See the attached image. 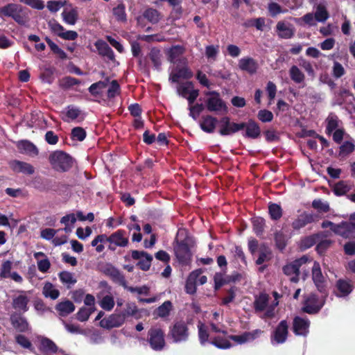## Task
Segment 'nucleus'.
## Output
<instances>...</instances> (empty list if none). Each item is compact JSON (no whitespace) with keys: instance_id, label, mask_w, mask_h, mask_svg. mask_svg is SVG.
Wrapping results in <instances>:
<instances>
[{"instance_id":"28","label":"nucleus","mask_w":355,"mask_h":355,"mask_svg":"<svg viewBox=\"0 0 355 355\" xmlns=\"http://www.w3.org/2000/svg\"><path fill=\"white\" fill-rule=\"evenodd\" d=\"M217 122L218 120L216 118L213 117L210 115H206L202 117L200 126L204 132L207 133H211L214 132Z\"/></svg>"},{"instance_id":"17","label":"nucleus","mask_w":355,"mask_h":355,"mask_svg":"<svg viewBox=\"0 0 355 355\" xmlns=\"http://www.w3.org/2000/svg\"><path fill=\"white\" fill-rule=\"evenodd\" d=\"M288 334V324L286 320H282L273 331L271 339L277 344H282L286 342Z\"/></svg>"},{"instance_id":"33","label":"nucleus","mask_w":355,"mask_h":355,"mask_svg":"<svg viewBox=\"0 0 355 355\" xmlns=\"http://www.w3.org/2000/svg\"><path fill=\"white\" fill-rule=\"evenodd\" d=\"M173 309V304L171 301H165L162 305L158 306L154 312L157 317L166 318L169 316Z\"/></svg>"},{"instance_id":"6","label":"nucleus","mask_w":355,"mask_h":355,"mask_svg":"<svg viewBox=\"0 0 355 355\" xmlns=\"http://www.w3.org/2000/svg\"><path fill=\"white\" fill-rule=\"evenodd\" d=\"M309 261V257L306 255L302 256L301 258L295 260L294 261L286 265L283 268V271L285 275L291 277V281L293 282H297L299 281V270L300 268L305 264Z\"/></svg>"},{"instance_id":"16","label":"nucleus","mask_w":355,"mask_h":355,"mask_svg":"<svg viewBox=\"0 0 355 355\" xmlns=\"http://www.w3.org/2000/svg\"><path fill=\"white\" fill-rule=\"evenodd\" d=\"M62 114H64L62 120L68 123L73 121L80 122L85 117V113L80 109L72 105L67 106Z\"/></svg>"},{"instance_id":"5","label":"nucleus","mask_w":355,"mask_h":355,"mask_svg":"<svg viewBox=\"0 0 355 355\" xmlns=\"http://www.w3.org/2000/svg\"><path fill=\"white\" fill-rule=\"evenodd\" d=\"M148 342L154 350H162L165 346L164 332L159 327H152L148 332Z\"/></svg>"},{"instance_id":"36","label":"nucleus","mask_w":355,"mask_h":355,"mask_svg":"<svg viewBox=\"0 0 355 355\" xmlns=\"http://www.w3.org/2000/svg\"><path fill=\"white\" fill-rule=\"evenodd\" d=\"M62 17L63 21L69 25H74L78 20V11L76 8H72L70 10H64L62 12Z\"/></svg>"},{"instance_id":"10","label":"nucleus","mask_w":355,"mask_h":355,"mask_svg":"<svg viewBox=\"0 0 355 355\" xmlns=\"http://www.w3.org/2000/svg\"><path fill=\"white\" fill-rule=\"evenodd\" d=\"M128 243L129 239L124 230H119L109 236L108 248L111 250H115L116 247H126Z\"/></svg>"},{"instance_id":"63","label":"nucleus","mask_w":355,"mask_h":355,"mask_svg":"<svg viewBox=\"0 0 355 355\" xmlns=\"http://www.w3.org/2000/svg\"><path fill=\"white\" fill-rule=\"evenodd\" d=\"M312 206L313 208L323 212H327L329 211V204L327 202H322L321 200H314L312 202Z\"/></svg>"},{"instance_id":"50","label":"nucleus","mask_w":355,"mask_h":355,"mask_svg":"<svg viewBox=\"0 0 355 355\" xmlns=\"http://www.w3.org/2000/svg\"><path fill=\"white\" fill-rule=\"evenodd\" d=\"M113 15L118 21H126V14L125 11V6L123 3L119 4L113 8Z\"/></svg>"},{"instance_id":"51","label":"nucleus","mask_w":355,"mask_h":355,"mask_svg":"<svg viewBox=\"0 0 355 355\" xmlns=\"http://www.w3.org/2000/svg\"><path fill=\"white\" fill-rule=\"evenodd\" d=\"M148 56L151 61L153 62L155 67L157 69H160L161 66V55H160V51L157 49H152L148 54Z\"/></svg>"},{"instance_id":"20","label":"nucleus","mask_w":355,"mask_h":355,"mask_svg":"<svg viewBox=\"0 0 355 355\" xmlns=\"http://www.w3.org/2000/svg\"><path fill=\"white\" fill-rule=\"evenodd\" d=\"M312 279L319 291H324L326 282L322 275L320 263L318 261H314L312 267Z\"/></svg>"},{"instance_id":"24","label":"nucleus","mask_w":355,"mask_h":355,"mask_svg":"<svg viewBox=\"0 0 355 355\" xmlns=\"http://www.w3.org/2000/svg\"><path fill=\"white\" fill-rule=\"evenodd\" d=\"M193 76V72L188 67L184 66L181 68L176 67L171 72L169 80L172 83H178L180 78L190 79Z\"/></svg>"},{"instance_id":"57","label":"nucleus","mask_w":355,"mask_h":355,"mask_svg":"<svg viewBox=\"0 0 355 355\" xmlns=\"http://www.w3.org/2000/svg\"><path fill=\"white\" fill-rule=\"evenodd\" d=\"M270 254V251L269 248L264 245H262L261 247V252H260L259 256L256 261V263L257 265H261L263 263H264L265 261H268L270 259V257H269Z\"/></svg>"},{"instance_id":"13","label":"nucleus","mask_w":355,"mask_h":355,"mask_svg":"<svg viewBox=\"0 0 355 355\" xmlns=\"http://www.w3.org/2000/svg\"><path fill=\"white\" fill-rule=\"evenodd\" d=\"M125 322V316L121 313H114L100 321V326L106 329L119 327Z\"/></svg>"},{"instance_id":"46","label":"nucleus","mask_w":355,"mask_h":355,"mask_svg":"<svg viewBox=\"0 0 355 355\" xmlns=\"http://www.w3.org/2000/svg\"><path fill=\"white\" fill-rule=\"evenodd\" d=\"M99 305L105 311H111L114 306V297L111 295L103 296L99 301Z\"/></svg>"},{"instance_id":"61","label":"nucleus","mask_w":355,"mask_h":355,"mask_svg":"<svg viewBox=\"0 0 355 355\" xmlns=\"http://www.w3.org/2000/svg\"><path fill=\"white\" fill-rule=\"evenodd\" d=\"M119 85L116 80H112L107 91V96L109 98H114L119 92Z\"/></svg>"},{"instance_id":"22","label":"nucleus","mask_w":355,"mask_h":355,"mask_svg":"<svg viewBox=\"0 0 355 355\" xmlns=\"http://www.w3.org/2000/svg\"><path fill=\"white\" fill-rule=\"evenodd\" d=\"M9 166L15 173H21L28 175H31L35 173V168L33 165L19 160L10 161Z\"/></svg>"},{"instance_id":"62","label":"nucleus","mask_w":355,"mask_h":355,"mask_svg":"<svg viewBox=\"0 0 355 355\" xmlns=\"http://www.w3.org/2000/svg\"><path fill=\"white\" fill-rule=\"evenodd\" d=\"M38 270L43 272H47L51 267V263L48 258H44L37 261Z\"/></svg>"},{"instance_id":"42","label":"nucleus","mask_w":355,"mask_h":355,"mask_svg":"<svg viewBox=\"0 0 355 355\" xmlns=\"http://www.w3.org/2000/svg\"><path fill=\"white\" fill-rule=\"evenodd\" d=\"M351 189L352 184L345 181H340L335 184L334 191L337 196H343Z\"/></svg>"},{"instance_id":"49","label":"nucleus","mask_w":355,"mask_h":355,"mask_svg":"<svg viewBox=\"0 0 355 355\" xmlns=\"http://www.w3.org/2000/svg\"><path fill=\"white\" fill-rule=\"evenodd\" d=\"M95 311L94 307H82L80 309V310L78 311L76 314L77 319L79 321L85 322L87 321L90 315Z\"/></svg>"},{"instance_id":"35","label":"nucleus","mask_w":355,"mask_h":355,"mask_svg":"<svg viewBox=\"0 0 355 355\" xmlns=\"http://www.w3.org/2000/svg\"><path fill=\"white\" fill-rule=\"evenodd\" d=\"M42 294L45 297H49L52 300H56L60 295V291L55 287V286L47 282L44 283L42 288Z\"/></svg>"},{"instance_id":"55","label":"nucleus","mask_w":355,"mask_h":355,"mask_svg":"<svg viewBox=\"0 0 355 355\" xmlns=\"http://www.w3.org/2000/svg\"><path fill=\"white\" fill-rule=\"evenodd\" d=\"M86 131L81 127H76L71 130V139L79 141H83L86 137Z\"/></svg>"},{"instance_id":"40","label":"nucleus","mask_w":355,"mask_h":355,"mask_svg":"<svg viewBox=\"0 0 355 355\" xmlns=\"http://www.w3.org/2000/svg\"><path fill=\"white\" fill-rule=\"evenodd\" d=\"M312 220L313 217L311 215L302 214L293 222L292 226L295 230H300L308 223H310Z\"/></svg>"},{"instance_id":"27","label":"nucleus","mask_w":355,"mask_h":355,"mask_svg":"<svg viewBox=\"0 0 355 355\" xmlns=\"http://www.w3.org/2000/svg\"><path fill=\"white\" fill-rule=\"evenodd\" d=\"M184 52V49L182 46H173L168 51V59L172 63H177L180 62L182 64L187 63V59L182 58V55Z\"/></svg>"},{"instance_id":"38","label":"nucleus","mask_w":355,"mask_h":355,"mask_svg":"<svg viewBox=\"0 0 355 355\" xmlns=\"http://www.w3.org/2000/svg\"><path fill=\"white\" fill-rule=\"evenodd\" d=\"M107 86V81H98L89 87V92L94 96H101Z\"/></svg>"},{"instance_id":"53","label":"nucleus","mask_w":355,"mask_h":355,"mask_svg":"<svg viewBox=\"0 0 355 355\" xmlns=\"http://www.w3.org/2000/svg\"><path fill=\"white\" fill-rule=\"evenodd\" d=\"M319 235L313 234L304 238L301 241V248L303 249H308L312 247L318 241Z\"/></svg>"},{"instance_id":"48","label":"nucleus","mask_w":355,"mask_h":355,"mask_svg":"<svg viewBox=\"0 0 355 355\" xmlns=\"http://www.w3.org/2000/svg\"><path fill=\"white\" fill-rule=\"evenodd\" d=\"M12 262L9 260L3 261L0 268V279L8 278L11 274Z\"/></svg>"},{"instance_id":"1","label":"nucleus","mask_w":355,"mask_h":355,"mask_svg":"<svg viewBox=\"0 0 355 355\" xmlns=\"http://www.w3.org/2000/svg\"><path fill=\"white\" fill-rule=\"evenodd\" d=\"M53 168L58 171H67L71 168L73 159L68 154L62 150L52 152L49 157Z\"/></svg>"},{"instance_id":"15","label":"nucleus","mask_w":355,"mask_h":355,"mask_svg":"<svg viewBox=\"0 0 355 355\" xmlns=\"http://www.w3.org/2000/svg\"><path fill=\"white\" fill-rule=\"evenodd\" d=\"M238 67L241 71H245L250 75H253L257 73L259 64L257 60L253 58L246 56L239 60Z\"/></svg>"},{"instance_id":"37","label":"nucleus","mask_w":355,"mask_h":355,"mask_svg":"<svg viewBox=\"0 0 355 355\" xmlns=\"http://www.w3.org/2000/svg\"><path fill=\"white\" fill-rule=\"evenodd\" d=\"M314 15L315 20L319 22H324L329 17L326 6L323 3H319L316 6Z\"/></svg>"},{"instance_id":"21","label":"nucleus","mask_w":355,"mask_h":355,"mask_svg":"<svg viewBox=\"0 0 355 355\" xmlns=\"http://www.w3.org/2000/svg\"><path fill=\"white\" fill-rule=\"evenodd\" d=\"M37 340L38 349L44 354H56L60 351L56 344L46 337L38 336Z\"/></svg>"},{"instance_id":"54","label":"nucleus","mask_w":355,"mask_h":355,"mask_svg":"<svg viewBox=\"0 0 355 355\" xmlns=\"http://www.w3.org/2000/svg\"><path fill=\"white\" fill-rule=\"evenodd\" d=\"M139 312V309L137 306L134 302H128L125 304V308L124 311L121 313L124 315L125 319L126 320L127 317L129 316H135Z\"/></svg>"},{"instance_id":"23","label":"nucleus","mask_w":355,"mask_h":355,"mask_svg":"<svg viewBox=\"0 0 355 355\" xmlns=\"http://www.w3.org/2000/svg\"><path fill=\"white\" fill-rule=\"evenodd\" d=\"M310 321L306 318L295 317L293 322V330L295 335L306 336L309 333Z\"/></svg>"},{"instance_id":"43","label":"nucleus","mask_w":355,"mask_h":355,"mask_svg":"<svg viewBox=\"0 0 355 355\" xmlns=\"http://www.w3.org/2000/svg\"><path fill=\"white\" fill-rule=\"evenodd\" d=\"M143 17L152 24H156L160 19L159 12L153 8L146 9L143 13Z\"/></svg>"},{"instance_id":"44","label":"nucleus","mask_w":355,"mask_h":355,"mask_svg":"<svg viewBox=\"0 0 355 355\" xmlns=\"http://www.w3.org/2000/svg\"><path fill=\"white\" fill-rule=\"evenodd\" d=\"M326 121L327 123L326 132L327 134H331L338 126V123H339L338 118L336 114L331 113L328 116Z\"/></svg>"},{"instance_id":"47","label":"nucleus","mask_w":355,"mask_h":355,"mask_svg":"<svg viewBox=\"0 0 355 355\" xmlns=\"http://www.w3.org/2000/svg\"><path fill=\"white\" fill-rule=\"evenodd\" d=\"M339 156L346 157L353 153L355 150V145L352 141H345L339 148Z\"/></svg>"},{"instance_id":"34","label":"nucleus","mask_w":355,"mask_h":355,"mask_svg":"<svg viewBox=\"0 0 355 355\" xmlns=\"http://www.w3.org/2000/svg\"><path fill=\"white\" fill-rule=\"evenodd\" d=\"M55 309L61 316H67L75 310V306L69 300L61 302L56 305Z\"/></svg>"},{"instance_id":"25","label":"nucleus","mask_w":355,"mask_h":355,"mask_svg":"<svg viewBox=\"0 0 355 355\" xmlns=\"http://www.w3.org/2000/svg\"><path fill=\"white\" fill-rule=\"evenodd\" d=\"M276 30L278 36L283 39H290L293 37L295 31L293 25L284 21L277 22Z\"/></svg>"},{"instance_id":"31","label":"nucleus","mask_w":355,"mask_h":355,"mask_svg":"<svg viewBox=\"0 0 355 355\" xmlns=\"http://www.w3.org/2000/svg\"><path fill=\"white\" fill-rule=\"evenodd\" d=\"M95 46L101 55L107 57L111 60H114V51L105 42L97 40L95 43Z\"/></svg>"},{"instance_id":"9","label":"nucleus","mask_w":355,"mask_h":355,"mask_svg":"<svg viewBox=\"0 0 355 355\" xmlns=\"http://www.w3.org/2000/svg\"><path fill=\"white\" fill-rule=\"evenodd\" d=\"M178 94L188 100L189 105H191L199 95V91L194 89L192 82H185L177 87Z\"/></svg>"},{"instance_id":"12","label":"nucleus","mask_w":355,"mask_h":355,"mask_svg":"<svg viewBox=\"0 0 355 355\" xmlns=\"http://www.w3.org/2000/svg\"><path fill=\"white\" fill-rule=\"evenodd\" d=\"M245 128L244 123L231 122L229 117H223L220 120L219 133L222 136L232 135Z\"/></svg>"},{"instance_id":"58","label":"nucleus","mask_w":355,"mask_h":355,"mask_svg":"<svg viewBox=\"0 0 355 355\" xmlns=\"http://www.w3.org/2000/svg\"><path fill=\"white\" fill-rule=\"evenodd\" d=\"M258 119L263 122H270L273 119V114L268 110H261L257 114Z\"/></svg>"},{"instance_id":"41","label":"nucleus","mask_w":355,"mask_h":355,"mask_svg":"<svg viewBox=\"0 0 355 355\" xmlns=\"http://www.w3.org/2000/svg\"><path fill=\"white\" fill-rule=\"evenodd\" d=\"M58 276L61 282L64 284H66L68 288L72 285H74L77 282L74 275L68 271L60 272Z\"/></svg>"},{"instance_id":"64","label":"nucleus","mask_w":355,"mask_h":355,"mask_svg":"<svg viewBox=\"0 0 355 355\" xmlns=\"http://www.w3.org/2000/svg\"><path fill=\"white\" fill-rule=\"evenodd\" d=\"M332 71H333V76L336 78H340L345 73L344 67L338 62H334V66H333Z\"/></svg>"},{"instance_id":"8","label":"nucleus","mask_w":355,"mask_h":355,"mask_svg":"<svg viewBox=\"0 0 355 355\" xmlns=\"http://www.w3.org/2000/svg\"><path fill=\"white\" fill-rule=\"evenodd\" d=\"M324 305V301L319 300L316 295L309 294L304 297L302 310L309 314L317 313Z\"/></svg>"},{"instance_id":"14","label":"nucleus","mask_w":355,"mask_h":355,"mask_svg":"<svg viewBox=\"0 0 355 355\" xmlns=\"http://www.w3.org/2000/svg\"><path fill=\"white\" fill-rule=\"evenodd\" d=\"M354 286L349 279H339L335 284L334 293L339 297L348 296L353 291Z\"/></svg>"},{"instance_id":"39","label":"nucleus","mask_w":355,"mask_h":355,"mask_svg":"<svg viewBox=\"0 0 355 355\" xmlns=\"http://www.w3.org/2000/svg\"><path fill=\"white\" fill-rule=\"evenodd\" d=\"M291 79L295 83H302L304 81L305 76L303 72L295 65L292 66L289 69Z\"/></svg>"},{"instance_id":"29","label":"nucleus","mask_w":355,"mask_h":355,"mask_svg":"<svg viewBox=\"0 0 355 355\" xmlns=\"http://www.w3.org/2000/svg\"><path fill=\"white\" fill-rule=\"evenodd\" d=\"M336 234L344 238L355 237V228L349 222H343L338 224Z\"/></svg>"},{"instance_id":"19","label":"nucleus","mask_w":355,"mask_h":355,"mask_svg":"<svg viewBox=\"0 0 355 355\" xmlns=\"http://www.w3.org/2000/svg\"><path fill=\"white\" fill-rule=\"evenodd\" d=\"M30 299L24 291H19V295L13 297L12 306V308L21 313H25L28 311V303Z\"/></svg>"},{"instance_id":"2","label":"nucleus","mask_w":355,"mask_h":355,"mask_svg":"<svg viewBox=\"0 0 355 355\" xmlns=\"http://www.w3.org/2000/svg\"><path fill=\"white\" fill-rule=\"evenodd\" d=\"M2 13L11 17L19 24L24 25L28 21V12L26 9L17 4H9L1 9Z\"/></svg>"},{"instance_id":"60","label":"nucleus","mask_w":355,"mask_h":355,"mask_svg":"<svg viewBox=\"0 0 355 355\" xmlns=\"http://www.w3.org/2000/svg\"><path fill=\"white\" fill-rule=\"evenodd\" d=\"M211 344L215 345L216 347L220 349H228L232 345L229 340L222 338H215L212 341Z\"/></svg>"},{"instance_id":"26","label":"nucleus","mask_w":355,"mask_h":355,"mask_svg":"<svg viewBox=\"0 0 355 355\" xmlns=\"http://www.w3.org/2000/svg\"><path fill=\"white\" fill-rule=\"evenodd\" d=\"M10 322L12 327L19 332H26L29 330V324L26 318L20 313H12L10 315Z\"/></svg>"},{"instance_id":"3","label":"nucleus","mask_w":355,"mask_h":355,"mask_svg":"<svg viewBox=\"0 0 355 355\" xmlns=\"http://www.w3.org/2000/svg\"><path fill=\"white\" fill-rule=\"evenodd\" d=\"M205 95L209 96L206 100V106L209 112L216 113H226L227 112V106L220 98L218 92L215 91L208 92Z\"/></svg>"},{"instance_id":"7","label":"nucleus","mask_w":355,"mask_h":355,"mask_svg":"<svg viewBox=\"0 0 355 355\" xmlns=\"http://www.w3.org/2000/svg\"><path fill=\"white\" fill-rule=\"evenodd\" d=\"M169 335L175 343L186 341L189 335L187 324L183 321L175 322L170 329Z\"/></svg>"},{"instance_id":"11","label":"nucleus","mask_w":355,"mask_h":355,"mask_svg":"<svg viewBox=\"0 0 355 355\" xmlns=\"http://www.w3.org/2000/svg\"><path fill=\"white\" fill-rule=\"evenodd\" d=\"M174 252L178 261L182 265H188L191 261V253L188 245L184 242H177L174 245Z\"/></svg>"},{"instance_id":"4","label":"nucleus","mask_w":355,"mask_h":355,"mask_svg":"<svg viewBox=\"0 0 355 355\" xmlns=\"http://www.w3.org/2000/svg\"><path fill=\"white\" fill-rule=\"evenodd\" d=\"M268 300L269 296L267 294L261 293L256 297L254 302V308L256 313H260L265 311L261 316L262 318H270L275 315V306L277 305V302L275 306H268Z\"/></svg>"},{"instance_id":"56","label":"nucleus","mask_w":355,"mask_h":355,"mask_svg":"<svg viewBox=\"0 0 355 355\" xmlns=\"http://www.w3.org/2000/svg\"><path fill=\"white\" fill-rule=\"evenodd\" d=\"M15 340L23 348L33 351L32 343L25 336L19 334L15 336Z\"/></svg>"},{"instance_id":"32","label":"nucleus","mask_w":355,"mask_h":355,"mask_svg":"<svg viewBox=\"0 0 355 355\" xmlns=\"http://www.w3.org/2000/svg\"><path fill=\"white\" fill-rule=\"evenodd\" d=\"M18 148L23 153L34 157L38 155L37 148L31 142L28 141H21L18 144Z\"/></svg>"},{"instance_id":"18","label":"nucleus","mask_w":355,"mask_h":355,"mask_svg":"<svg viewBox=\"0 0 355 355\" xmlns=\"http://www.w3.org/2000/svg\"><path fill=\"white\" fill-rule=\"evenodd\" d=\"M132 257L133 259L139 260L137 265L143 270H148L153 261V257L144 252L139 250H132L131 252Z\"/></svg>"},{"instance_id":"45","label":"nucleus","mask_w":355,"mask_h":355,"mask_svg":"<svg viewBox=\"0 0 355 355\" xmlns=\"http://www.w3.org/2000/svg\"><path fill=\"white\" fill-rule=\"evenodd\" d=\"M102 271L105 275L111 277L114 279H121L123 278L121 272L110 264H106L103 267Z\"/></svg>"},{"instance_id":"59","label":"nucleus","mask_w":355,"mask_h":355,"mask_svg":"<svg viewBox=\"0 0 355 355\" xmlns=\"http://www.w3.org/2000/svg\"><path fill=\"white\" fill-rule=\"evenodd\" d=\"M48 26L51 32L56 34L58 36H59V34H61L62 32L64 31V27L55 19L49 20L48 22Z\"/></svg>"},{"instance_id":"52","label":"nucleus","mask_w":355,"mask_h":355,"mask_svg":"<svg viewBox=\"0 0 355 355\" xmlns=\"http://www.w3.org/2000/svg\"><path fill=\"white\" fill-rule=\"evenodd\" d=\"M269 214L272 219L278 220L282 216L281 207L277 204H270L268 207Z\"/></svg>"},{"instance_id":"30","label":"nucleus","mask_w":355,"mask_h":355,"mask_svg":"<svg viewBox=\"0 0 355 355\" xmlns=\"http://www.w3.org/2000/svg\"><path fill=\"white\" fill-rule=\"evenodd\" d=\"M245 128V136L252 139H257L260 136L261 130L259 125L253 120L244 123Z\"/></svg>"}]
</instances>
